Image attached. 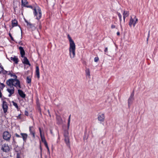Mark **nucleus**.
<instances>
[{"label": "nucleus", "instance_id": "50", "mask_svg": "<svg viewBox=\"0 0 158 158\" xmlns=\"http://www.w3.org/2000/svg\"><path fill=\"white\" fill-rule=\"evenodd\" d=\"M119 20L120 22H121L122 21V18H121V19H119Z\"/></svg>", "mask_w": 158, "mask_h": 158}, {"label": "nucleus", "instance_id": "9", "mask_svg": "<svg viewBox=\"0 0 158 158\" xmlns=\"http://www.w3.org/2000/svg\"><path fill=\"white\" fill-rule=\"evenodd\" d=\"M56 119L57 124L60 125L63 123V120L60 116L57 115H56Z\"/></svg>", "mask_w": 158, "mask_h": 158}, {"label": "nucleus", "instance_id": "46", "mask_svg": "<svg viewBox=\"0 0 158 158\" xmlns=\"http://www.w3.org/2000/svg\"><path fill=\"white\" fill-rule=\"evenodd\" d=\"M15 135H16V136L17 137H20V135L17 134H15Z\"/></svg>", "mask_w": 158, "mask_h": 158}, {"label": "nucleus", "instance_id": "41", "mask_svg": "<svg viewBox=\"0 0 158 158\" xmlns=\"http://www.w3.org/2000/svg\"><path fill=\"white\" fill-rule=\"evenodd\" d=\"M108 51V48H105V49L104 50V52H107Z\"/></svg>", "mask_w": 158, "mask_h": 158}, {"label": "nucleus", "instance_id": "4", "mask_svg": "<svg viewBox=\"0 0 158 158\" xmlns=\"http://www.w3.org/2000/svg\"><path fill=\"white\" fill-rule=\"evenodd\" d=\"M133 17V18L131 17L130 19L129 25L130 27H131L132 25H133L134 27H135L138 21V19L136 18V16L134 15Z\"/></svg>", "mask_w": 158, "mask_h": 158}, {"label": "nucleus", "instance_id": "43", "mask_svg": "<svg viewBox=\"0 0 158 158\" xmlns=\"http://www.w3.org/2000/svg\"><path fill=\"white\" fill-rule=\"evenodd\" d=\"M2 97V94L1 92V90L0 89V98H1Z\"/></svg>", "mask_w": 158, "mask_h": 158}, {"label": "nucleus", "instance_id": "17", "mask_svg": "<svg viewBox=\"0 0 158 158\" xmlns=\"http://www.w3.org/2000/svg\"><path fill=\"white\" fill-rule=\"evenodd\" d=\"M19 49L20 51V53L22 57H23V56L25 54V52L23 48L22 47H20L19 48Z\"/></svg>", "mask_w": 158, "mask_h": 158}, {"label": "nucleus", "instance_id": "47", "mask_svg": "<svg viewBox=\"0 0 158 158\" xmlns=\"http://www.w3.org/2000/svg\"><path fill=\"white\" fill-rule=\"evenodd\" d=\"M117 34L118 35H120V33L119 32H118L117 33Z\"/></svg>", "mask_w": 158, "mask_h": 158}, {"label": "nucleus", "instance_id": "45", "mask_svg": "<svg viewBox=\"0 0 158 158\" xmlns=\"http://www.w3.org/2000/svg\"><path fill=\"white\" fill-rule=\"evenodd\" d=\"M9 35L12 40H13V38L11 36V35L10 34H9Z\"/></svg>", "mask_w": 158, "mask_h": 158}, {"label": "nucleus", "instance_id": "30", "mask_svg": "<svg viewBox=\"0 0 158 158\" xmlns=\"http://www.w3.org/2000/svg\"><path fill=\"white\" fill-rule=\"evenodd\" d=\"M3 70V69L2 67L0 65V73Z\"/></svg>", "mask_w": 158, "mask_h": 158}, {"label": "nucleus", "instance_id": "20", "mask_svg": "<svg viewBox=\"0 0 158 158\" xmlns=\"http://www.w3.org/2000/svg\"><path fill=\"white\" fill-rule=\"evenodd\" d=\"M21 135L22 136V138L23 139V140H25L27 138V134H25V133H21Z\"/></svg>", "mask_w": 158, "mask_h": 158}, {"label": "nucleus", "instance_id": "5", "mask_svg": "<svg viewBox=\"0 0 158 158\" xmlns=\"http://www.w3.org/2000/svg\"><path fill=\"white\" fill-rule=\"evenodd\" d=\"M1 149L4 152H8L10 150V147L9 146L8 144H5L2 145Z\"/></svg>", "mask_w": 158, "mask_h": 158}, {"label": "nucleus", "instance_id": "53", "mask_svg": "<svg viewBox=\"0 0 158 158\" xmlns=\"http://www.w3.org/2000/svg\"><path fill=\"white\" fill-rule=\"evenodd\" d=\"M27 114V113H25V114Z\"/></svg>", "mask_w": 158, "mask_h": 158}, {"label": "nucleus", "instance_id": "3", "mask_svg": "<svg viewBox=\"0 0 158 158\" xmlns=\"http://www.w3.org/2000/svg\"><path fill=\"white\" fill-rule=\"evenodd\" d=\"M6 84L9 86H14L17 89L20 88V85L19 80L16 78L15 79H10L6 81Z\"/></svg>", "mask_w": 158, "mask_h": 158}, {"label": "nucleus", "instance_id": "10", "mask_svg": "<svg viewBox=\"0 0 158 158\" xmlns=\"http://www.w3.org/2000/svg\"><path fill=\"white\" fill-rule=\"evenodd\" d=\"M10 88H7V91L9 93V96L10 97L14 93V88L12 86H9Z\"/></svg>", "mask_w": 158, "mask_h": 158}, {"label": "nucleus", "instance_id": "13", "mask_svg": "<svg viewBox=\"0 0 158 158\" xmlns=\"http://www.w3.org/2000/svg\"><path fill=\"white\" fill-rule=\"evenodd\" d=\"M129 12L127 11H124L123 13V18L124 19V22L125 21V19L129 16Z\"/></svg>", "mask_w": 158, "mask_h": 158}, {"label": "nucleus", "instance_id": "22", "mask_svg": "<svg viewBox=\"0 0 158 158\" xmlns=\"http://www.w3.org/2000/svg\"><path fill=\"white\" fill-rule=\"evenodd\" d=\"M85 71L86 75L89 77L90 76V73L89 69V68H87Z\"/></svg>", "mask_w": 158, "mask_h": 158}, {"label": "nucleus", "instance_id": "8", "mask_svg": "<svg viewBox=\"0 0 158 158\" xmlns=\"http://www.w3.org/2000/svg\"><path fill=\"white\" fill-rule=\"evenodd\" d=\"M134 92L133 91L132 93L131 94L130 97L128 99V106L129 107L130 105L132 104L133 100H134Z\"/></svg>", "mask_w": 158, "mask_h": 158}, {"label": "nucleus", "instance_id": "40", "mask_svg": "<svg viewBox=\"0 0 158 158\" xmlns=\"http://www.w3.org/2000/svg\"><path fill=\"white\" fill-rule=\"evenodd\" d=\"M21 118L20 114H19L17 117V118L18 119H20Z\"/></svg>", "mask_w": 158, "mask_h": 158}, {"label": "nucleus", "instance_id": "7", "mask_svg": "<svg viewBox=\"0 0 158 158\" xmlns=\"http://www.w3.org/2000/svg\"><path fill=\"white\" fill-rule=\"evenodd\" d=\"M3 137L5 140H8L10 139L11 136L8 132L5 131L3 133Z\"/></svg>", "mask_w": 158, "mask_h": 158}, {"label": "nucleus", "instance_id": "44", "mask_svg": "<svg viewBox=\"0 0 158 158\" xmlns=\"http://www.w3.org/2000/svg\"><path fill=\"white\" fill-rule=\"evenodd\" d=\"M64 135H65L66 136V135H67L68 136V132H67V131H66V132L64 133Z\"/></svg>", "mask_w": 158, "mask_h": 158}, {"label": "nucleus", "instance_id": "14", "mask_svg": "<svg viewBox=\"0 0 158 158\" xmlns=\"http://www.w3.org/2000/svg\"><path fill=\"white\" fill-rule=\"evenodd\" d=\"M18 92L19 95L22 98H24L25 97V94L23 91L20 89L18 90Z\"/></svg>", "mask_w": 158, "mask_h": 158}, {"label": "nucleus", "instance_id": "25", "mask_svg": "<svg viewBox=\"0 0 158 158\" xmlns=\"http://www.w3.org/2000/svg\"><path fill=\"white\" fill-rule=\"evenodd\" d=\"M30 129V135H31L33 138H34L35 137V132L33 131H31Z\"/></svg>", "mask_w": 158, "mask_h": 158}, {"label": "nucleus", "instance_id": "1", "mask_svg": "<svg viewBox=\"0 0 158 158\" xmlns=\"http://www.w3.org/2000/svg\"><path fill=\"white\" fill-rule=\"evenodd\" d=\"M68 37L69 42V56L71 59H73L75 56L76 45L74 41L69 35H68Z\"/></svg>", "mask_w": 158, "mask_h": 158}, {"label": "nucleus", "instance_id": "31", "mask_svg": "<svg viewBox=\"0 0 158 158\" xmlns=\"http://www.w3.org/2000/svg\"><path fill=\"white\" fill-rule=\"evenodd\" d=\"M98 60L99 59L98 57H96L94 59V61L95 62H96L98 61Z\"/></svg>", "mask_w": 158, "mask_h": 158}, {"label": "nucleus", "instance_id": "36", "mask_svg": "<svg viewBox=\"0 0 158 158\" xmlns=\"http://www.w3.org/2000/svg\"><path fill=\"white\" fill-rule=\"evenodd\" d=\"M149 36H150V31H148V38H147V41H148V38L149 37Z\"/></svg>", "mask_w": 158, "mask_h": 158}, {"label": "nucleus", "instance_id": "15", "mask_svg": "<svg viewBox=\"0 0 158 158\" xmlns=\"http://www.w3.org/2000/svg\"><path fill=\"white\" fill-rule=\"evenodd\" d=\"M64 136L65 137L64 140L66 143L67 145H69V137L67 135H66V136L65 135H64Z\"/></svg>", "mask_w": 158, "mask_h": 158}, {"label": "nucleus", "instance_id": "52", "mask_svg": "<svg viewBox=\"0 0 158 158\" xmlns=\"http://www.w3.org/2000/svg\"><path fill=\"white\" fill-rule=\"evenodd\" d=\"M27 114V113H25V114Z\"/></svg>", "mask_w": 158, "mask_h": 158}, {"label": "nucleus", "instance_id": "18", "mask_svg": "<svg viewBox=\"0 0 158 158\" xmlns=\"http://www.w3.org/2000/svg\"><path fill=\"white\" fill-rule=\"evenodd\" d=\"M23 62L25 64H29V60L26 57H23Z\"/></svg>", "mask_w": 158, "mask_h": 158}, {"label": "nucleus", "instance_id": "35", "mask_svg": "<svg viewBox=\"0 0 158 158\" xmlns=\"http://www.w3.org/2000/svg\"><path fill=\"white\" fill-rule=\"evenodd\" d=\"M27 82L28 83H30V79H29V77H27Z\"/></svg>", "mask_w": 158, "mask_h": 158}, {"label": "nucleus", "instance_id": "34", "mask_svg": "<svg viewBox=\"0 0 158 158\" xmlns=\"http://www.w3.org/2000/svg\"><path fill=\"white\" fill-rule=\"evenodd\" d=\"M118 15L119 17V19H121V18H122V15L120 13H118Z\"/></svg>", "mask_w": 158, "mask_h": 158}, {"label": "nucleus", "instance_id": "21", "mask_svg": "<svg viewBox=\"0 0 158 158\" xmlns=\"http://www.w3.org/2000/svg\"><path fill=\"white\" fill-rule=\"evenodd\" d=\"M10 60H11L14 61L15 63H18V59L15 57H11Z\"/></svg>", "mask_w": 158, "mask_h": 158}, {"label": "nucleus", "instance_id": "33", "mask_svg": "<svg viewBox=\"0 0 158 158\" xmlns=\"http://www.w3.org/2000/svg\"><path fill=\"white\" fill-rule=\"evenodd\" d=\"M24 19L26 23L27 26H28L29 25V24L28 22L27 21V20L25 19Z\"/></svg>", "mask_w": 158, "mask_h": 158}, {"label": "nucleus", "instance_id": "27", "mask_svg": "<svg viewBox=\"0 0 158 158\" xmlns=\"http://www.w3.org/2000/svg\"><path fill=\"white\" fill-rule=\"evenodd\" d=\"M12 103L13 106H14L17 109H18V106L17 104L14 102V101L12 102Z\"/></svg>", "mask_w": 158, "mask_h": 158}, {"label": "nucleus", "instance_id": "24", "mask_svg": "<svg viewBox=\"0 0 158 158\" xmlns=\"http://www.w3.org/2000/svg\"><path fill=\"white\" fill-rule=\"evenodd\" d=\"M70 118H71V115H70L69 117L68 120V129H69L70 123Z\"/></svg>", "mask_w": 158, "mask_h": 158}, {"label": "nucleus", "instance_id": "49", "mask_svg": "<svg viewBox=\"0 0 158 158\" xmlns=\"http://www.w3.org/2000/svg\"><path fill=\"white\" fill-rule=\"evenodd\" d=\"M50 131V133H51L52 134H53V132H52V130H51Z\"/></svg>", "mask_w": 158, "mask_h": 158}, {"label": "nucleus", "instance_id": "6", "mask_svg": "<svg viewBox=\"0 0 158 158\" xmlns=\"http://www.w3.org/2000/svg\"><path fill=\"white\" fill-rule=\"evenodd\" d=\"M2 107L4 113L7 112L8 109V105L7 102L5 101H2Z\"/></svg>", "mask_w": 158, "mask_h": 158}, {"label": "nucleus", "instance_id": "29", "mask_svg": "<svg viewBox=\"0 0 158 158\" xmlns=\"http://www.w3.org/2000/svg\"><path fill=\"white\" fill-rule=\"evenodd\" d=\"M10 75L11 77H15V79L17 78V77L15 75H14V74H10Z\"/></svg>", "mask_w": 158, "mask_h": 158}, {"label": "nucleus", "instance_id": "26", "mask_svg": "<svg viewBox=\"0 0 158 158\" xmlns=\"http://www.w3.org/2000/svg\"><path fill=\"white\" fill-rule=\"evenodd\" d=\"M30 28H31L32 29V31L35 30L36 29L35 26L34 24H30Z\"/></svg>", "mask_w": 158, "mask_h": 158}, {"label": "nucleus", "instance_id": "11", "mask_svg": "<svg viewBox=\"0 0 158 158\" xmlns=\"http://www.w3.org/2000/svg\"><path fill=\"white\" fill-rule=\"evenodd\" d=\"M105 118L104 114H102L99 115L98 117V120L101 122H103Z\"/></svg>", "mask_w": 158, "mask_h": 158}, {"label": "nucleus", "instance_id": "12", "mask_svg": "<svg viewBox=\"0 0 158 158\" xmlns=\"http://www.w3.org/2000/svg\"><path fill=\"white\" fill-rule=\"evenodd\" d=\"M35 74L37 76L38 78L39 79L40 77V72L39 67L38 66H36L35 69Z\"/></svg>", "mask_w": 158, "mask_h": 158}, {"label": "nucleus", "instance_id": "48", "mask_svg": "<svg viewBox=\"0 0 158 158\" xmlns=\"http://www.w3.org/2000/svg\"><path fill=\"white\" fill-rule=\"evenodd\" d=\"M17 158H20L19 155L18 154H17Z\"/></svg>", "mask_w": 158, "mask_h": 158}, {"label": "nucleus", "instance_id": "19", "mask_svg": "<svg viewBox=\"0 0 158 158\" xmlns=\"http://www.w3.org/2000/svg\"><path fill=\"white\" fill-rule=\"evenodd\" d=\"M40 136L42 141L44 143V144H46L47 143L46 141L44 136V135H40Z\"/></svg>", "mask_w": 158, "mask_h": 158}, {"label": "nucleus", "instance_id": "32", "mask_svg": "<svg viewBox=\"0 0 158 158\" xmlns=\"http://www.w3.org/2000/svg\"><path fill=\"white\" fill-rule=\"evenodd\" d=\"M45 146H46V148H47L48 151H49V148H48V145L47 143H46V144H44Z\"/></svg>", "mask_w": 158, "mask_h": 158}, {"label": "nucleus", "instance_id": "2", "mask_svg": "<svg viewBox=\"0 0 158 158\" xmlns=\"http://www.w3.org/2000/svg\"><path fill=\"white\" fill-rule=\"evenodd\" d=\"M30 9H31L34 16L36 17V19H40L42 17V12L40 8L35 4L33 6H30Z\"/></svg>", "mask_w": 158, "mask_h": 158}, {"label": "nucleus", "instance_id": "23", "mask_svg": "<svg viewBox=\"0 0 158 158\" xmlns=\"http://www.w3.org/2000/svg\"><path fill=\"white\" fill-rule=\"evenodd\" d=\"M17 24V22L16 20H14L12 21V25L13 27L16 26Z\"/></svg>", "mask_w": 158, "mask_h": 158}, {"label": "nucleus", "instance_id": "28", "mask_svg": "<svg viewBox=\"0 0 158 158\" xmlns=\"http://www.w3.org/2000/svg\"><path fill=\"white\" fill-rule=\"evenodd\" d=\"M0 85V88L2 89V90L3 88L5 87V85L3 83H1Z\"/></svg>", "mask_w": 158, "mask_h": 158}, {"label": "nucleus", "instance_id": "42", "mask_svg": "<svg viewBox=\"0 0 158 158\" xmlns=\"http://www.w3.org/2000/svg\"><path fill=\"white\" fill-rule=\"evenodd\" d=\"M48 114H49V115L50 117H51V114H50V111H49V110H48Z\"/></svg>", "mask_w": 158, "mask_h": 158}, {"label": "nucleus", "instance_id": "37", "mask_svg": "<svg viewBox=\"0 0 158 158\" xmlns=\"http://www.w3.org/2000/svg\"><path fill=\"white\" fill-rule=\"evenodd\" d=\"M39 131H40V135H42L41 130V128H39Z\"/></svg>", "mask_w": 158, "mask_h": 158}, {"label": "nucleus", "instance_id": "51", "mask_svg": "<svg viewBox=\"0 0 158 158\" xmlns=\"http://www.w3.org/2000/svg\"><path fill=\"white\" fill-rule=\"evenodd\" d=\"M31 119H32V120H33V118L32 117H31V116H30V118H31Z\"/></svg>", "mask_w": 158, "mask_h": 158}, {"label": "nucleus", "instance_id": "38", "mask_svg": "<svg viewBox=\"0 0 158 158\" xmlns=\"http://www.w3.org/2000/svg\"><path fill=\"white\" fill-rule=\"evenodd\" d=\"M37 106L39 107V109L40 110V105L39 103L38 102V101H37Z\"/></svg>", "mask_w": 158, "mask_h": 158}, {"label": "nucleus", "instance_id": "39", "mask_svg": "<svg viewBox=\"0 0 158 158\" xmlns=\"http://www.w3.org/2000/svg\"><path fill=\"white\" fill-rule=\"evenodd\" d=\"M115 26L114 25H111V28H112V29L114 28H115Z\"/></svg>", "mask_w": 158, "mask_h": 158}, {"label": "nucleus", "instance_id": "16", "mask_svg": "<svg viewBox=\"0 0 158 158\" xmlns=\"http://www.w3.org/2000/svg\"><path fill=\"white\" fill-rule=\"evenodd\" d=\"M28 4L26 0H22V6H23L27 7V4Z\"/></svg>", "mask_w": 158, "mask_h": 158}]
</instances>
